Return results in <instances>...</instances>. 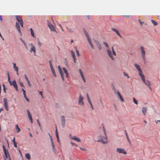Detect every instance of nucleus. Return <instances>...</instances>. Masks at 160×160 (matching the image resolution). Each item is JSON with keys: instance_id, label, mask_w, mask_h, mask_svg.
Instances as JSON below:
<instances>
[{"instance_id": "51", "label": "nucleus", "mask_w": 160, "mask_h": 160, "mask_svg": "<svg viewBox=\"0 0 160 160\" xmlns=\"http://www.w3.org/2000/svg\"><path fill=\"white\" fill-rule=\"evenodd\" d=\"M119 97L120 98V100L122 102H124V99H123V98L122 97V95L120 96Z\"/></svg>"}, {"instance_id": "45", "label": "nucleus", "mask_w": 160, "mask_h": 160, "mask_svg": "<svg viewBox=\"0 0 160 160\" xmlns=\"http://www.w3.org/2000/svg\"><path fill=\"white\" fill-rule=\"evenodd\" d=\"M103 43L105 45V47H106L107 48L109 47V46H108V44L106 42H103Z\"/></svg>"}, {"instance_id": "13", "label": "nucleus", "mask_w": 160, "mask_h": 160, "mask_svg": "<svg viewBox=\"0 0 160 160\" xmlns=\"http://www.w3.org/2000/svg\"><path fill=\"white\" fill-rule=\"evenodd\" d=\"M111 29L113 31L115 32L116 33L117 35H118L121 38H122V37L118 31L117 29L114 28H112Z\"/></svg>"}, {"instance_id": "60", "label": "nucleus", "mask_w": 160, "mask_h": 160, "mask_svg": "<svg viewBox=\"0 0 160 160\" xmlns=\"http://www.w3.org/2000/svg\"><path fill=\"white\" fill-rule=\"evenodd\" d=\"M50 140H51V145H53V144H54L53 139H50Z\"/></svg>"}, {"instance_id": "56", "label": "nucleus", "mask_w": 160, "mask_h": 160, "mask_svg": "<svg viewBox=\"0 0 160 160\" xmlns=\"http://www.w3.org/2000/svg\"><path fill=\"white\" fill-rule=\"evenodd\" d=\"M71 144H72V145H74L76 147H78V145L76 144V143H73V142H71Z\"/></svg>"}, {"instance_id": "5", "label": "nucleus", "mask_w": 160, "mask_h": 160, "mask_svg": "<svg viewBox=\"0 0 160 160\" xmlns=\"http://www.w3.org/2000/svg\"><path fill=\"white\" fill-rule=\"evenodd\" d=\"M117 151L120 153H123L125 154H127V152L123 148H117Z\"/></svg>"}, {"instance_id": "35", "label": "nucleus", "mask_w": 160, "mask_h": 160, "mask_svg": "<svg viewBox=\"0 0 160 160\" xmlns=\"http://www.w3.org/2000/svg\"><path fill=\"white\" fill-rule=\"evenodd\" d=\"M126 138H127V140L128 141V142H129V143L130 144H131V142L130 141V140H129V137H128V134L127 133H126Z\"/></svg>"}, {"instance_id": "14", "label": "nucleus", "mask_w": 160, "mask_h": 160, "mask_svg": "<svg viewBox=\"0 0 160 160\" xmlns=\"http://www.w3.org/2000/svg\"><path fill=\"white\" fill-rule=\"evenodd\" d=\"M15 17L16 18L17 20L19 23L23 21L21 17L20 16L15 15Z\"/></svg>"}, {"instance_id": "42", "label": "nucleus", "mask_w": 160, "mask_h": 160, "mask_svg": "<svg viewBox=\"0 0 160 160\" xmlns=\"http://www.w3.org/2000/svg\"><path fill=\"white\" fill-rule=\"evenodd\" d=\"M38 44L39 46V47L40 48L41 46V43L40 42L39 40L38 39Z\"/></svg>"}, {"instance_id": "17", "label": "nucleus", "mask_w": 160, "mask_h": 160, "mask_svg": "<svg viewBox=\"0 0 160 160\" xmlns=\"http://www.w3.org/2000/svg\"><path fill=\"white\" fill-rule=\"evenodd\" d=\"M134 66L138 71H141V69L139 65L135 63L134 64Z\"/></svg>"}, {"instance_id": "41", "label": "nucleus", "mask_w": 160, "mask_h": 160, "mask_svg": "<svg viewBox=\"0 0 160 160\" xmlns=\"http://www.w3.org/2000/svg\"><path fill=\"white\" fill-rule=\"evenodd\" d=\"M75 49H76V53H77V56H80V54H79V51L77 49V48H76V47H75Z\"/></svg>"}, {"instance_id": "37", "label": "nucleus", "mask_w": 160, "mask_h": 160, "mask_svg": "<svg viewBox=\"0 0 160 160\" xmlns=\"http://www.w3.org/2000/svg\"><path fill=\"white\" fill-rule=\"evenodd\" d=\"M16 28L17 29V30H18V32H19V33L22 35V33H21V30H20V27H18V28Z\"/></svg>"}, {"instance_id": "22", "label": "nucleus", "mask_w": 160, "mask_h": 160, "mask_svg": "<svg viewBox=\"0 0 160 160\" xmlns=\"http://www.w3.org/2000/svg\"><path fill=\"white\" fill-rule=\"evenodd\" d=\"M52 147L53 151V152L54 154H56L57 153V150L56 148L55 147V145L53 144V145H51Z\"/></svg>"}, {"instance_id": "12", "label": "nucleus", "mask_w": 160, "mask_h": 160, "mask_svg": "<svg viewBox=\"0 0 160 160\" xmlns=\"http://www.w3.org/2000/svg\"><path fill=\"white\" fill-rule=\"evenodd\" d=\"M94 41L99 49L100 50H101L102 49V47L99 42L96 40H94Z\"/></svg>"}, {"instance_id": "30", "label": "nucleus", "mask_w": 160, "mask_h": 160, "mask_svg": "<svg viewBox=\"0 0 160 160\" xmlns=\"http://www.w3.org/2000/svg\"><path fill=\"white\" fill-rule=\"evenodd\" d=\"M30 31H31V35L33 37H35V36L34 35V32H33L32 29V28H30Z\"/></svg>"}, {"instance_id": "38", "label": "nucleus", "mask_w": 160, "mask_h": 160, "mask_svg": "<svg viewBox=\"0 0 160 160\" xmlns=\"http://www.w3.org/2000/svg\"><path fill=\"white\" fill-rule=\"evenodd\" d=\"M139 74L141 77L144 76V75L142 73V70H141V71H140V72L139 71Z\"/></svg>"}, {"instance_id": "15", "label": "nucleus", "mask_w": 160, "mask_h": 160, "mask_svg": "<svg viewBox=\"0 0 160 160\" xmlns=\"http://www.w3.org/2000/svg\"><path fill=\"white\" fill-rule=\"evenodd\" d=\"M71 139H72L75 140L76 141H77L78 142H80L81 141L80 139V138H77V137L76 136H74L73 137H72V138H71Z\"/></svg>"}, {"instance_id": "61", "label": "nucleus", "mask_w": 160, "mask_h": 160, "mask_svg": "<svg viewBox=\"0 0 160 160\" xmlns=\"http://www.w3.org/2000/svg\"><path fill=\"white\" fill-rule=\"evenodd\" d=\"M39 94L40 95H41L42 96V97L43 98V95H42V92L41 91H39Z\"/></svg>"}, {"instance_id": "10", "label": "nucleus", "mask_w": 160, "mask_h": 160, "mask_svg": "<svg viewBox=\"0 0 160 160\" xmlns=\"http://www.w3.org/2000/svg\"><path fill=\"white\" fill-rule=\"evenodd\" d=\"M98 138H100V139L98 140L97 141L98 142H101L103 144H105L107 143V142H105L103 140H102V136H98L97 137Z\"/></svg>"}, {"instance_id": "39", "label": "nucleus", "mask_w": 160, "mask_h": 160, "mask_svg": "<svg viewBox=\"0 0 160 160\" xmlns=\"http://www.w3.org/2000/svg\"><path fill=\"white\" fill-rule=\"evenodd\" d=\"M67 30L69 32H73V30H72V29L71 28H67Z\"/></svg>"}, {"instance_id": "58", "label": "nucleus", "mask_w": 160, "mask_h": 160, "mask_svg": "<svg viewBox=\"0 0 160 160\" xmlns=\"http://www.w3.org/2000/svg\"><path fill=\"white\" fill-rule=\"evenodd\" d=\"M22 91L23 92V95L26 94L25 91L24 90L23 88L22 89Z\"/></svg>"}, {"instance_id": "25", "label": "nucleus", "mask_w": 160, "mask_h": 160, "mask_svg": "<svg viewBox=\"0 0 160 160\" xmlns=\"http://www.w3.org/2000/svg\"><path fill=\"white\" fill-rule=\"evenodd\" d=\"M27 113H28V117L29 118H32V115L31 114V113L29 111V110H27Z\"/></svg>"}, {"instance_id": "54", "label": "nucleus", "mask_w": 160, "mask_h": 160, "mask_svg": "<svg viewBox=\"0 0 160 160\" xmlns=\"http://www.w3.org/2000/svg\"><path fill=\"white\" fill-rule=\"evenodd\" d=\"M141 78H142V79L143 82H144L146 80L145 79V77L144 76L143 77H141Z\"/></svg>"}, {"instance_id": "9", "label": "nucleus", "mask_w": 160, "mask_h": 160, "mask_svg": "<svg viewBox=\"0 0 160 160\" xmlns=\"http://www.w3.org/2000/svg\"><path fill=\"white\" fill-rule=\"evenodd\" d=\"M87 99H88V102L89 103V104L91 106L92 109L93 110V105H92V102L90 100V99L88 95V93L87 94Z\"/></svg>"}, {"instance_id": "6", "label": "nucleus", "mask_w": 160, "mask_h": 160, "mask_svg": "<svg viewBox=\"0 0 160 160\" xmlns=\"http://www.w3.org/2000/svg\"><path fill=\"white\" fill-rule=\"evenodd\" d=\"M3 101L4 102V107L6 111H8V103L7 102V100L6 98H4L3 99Z\"/></svg>"}, {"instance_id": "23", "label": "nucleus", "mask_w": 160, "mask_h": 160, "mask_svg": "<svg viewBox=\"0 0 160 160\" xmlns=\"http://www.w3.org/2000/svg\"><path fill=\"white\" fill-rule=\"evenodd\" d=\"M88 40L89 44H90V46L91 47V48H92V49H93L94 48V46H93V44H92V43L91 41L90 40V38L88 39Z\"/></svg>"}, {"instance_id": "1", "label": "nucleus", "mask_w": 160, "mask_h": 160, "mask_svg": "<svg viewBox=\"0 0 160 160\" xmlns=\"http://www.w3.org/2000/svg\"><path fill=\"white\" fill-rule=\"evenodd\" d=\"M47 22H48V27L52 31H54L56 32L55 29L53 25L52 24H51L50 22L48 20H47Z\"/></svg>"}, {"instance_id": "52", "label": "nucleus", "mask_w": 160, "mask_h": 160, "mask_svg": "<svg viewBox=\"0 0 160 160\" xmlns=\"http://www.w3.org/2000/svg\"><path fill=\"white\" fill-rule=\"evenodd\" d=\"M138 21L140 24L142 26V24L144 23V22H141L140 20V19H138Z\"/></svg>"}, {"instance_id": "48", "label": "nucleus", "mask_w": 160, "mask_h": 160, "mask_svg": "<svg viewBox=\"0 0 160 160\" xmlns=\"http://www.w3.org/2000/svg\"><path fill=\"white\" fill-rule=\"evenodd\" d=\"M19 84H20V85L21 87H23V88H25V87H24V86L23 85V83H22V82H19Z\"/></svg>"}, {"instance_id": "8", "label": "nucleus", "mask_w": 160, "mask_h": 160, "mask_svg": "<svg viewBox=\"0 0 160 160\" xmlns=\"http://www.w3.org/2000/svg\"><path fill=\"white\" fill-rule=\"evenodd\" d=\"M12 85L14 87L16 91H18V87L16 81L15 80L13 81L12 82Z\"/></svg>"}, {"instance_id": "32", "label": "nucleus", "mask_w": 160, "mask_h": 160, "mask_svg": "<svg viewBox=\"0 0 160 160\" xmlns=\"http://www.w3.org/2000/svg\"><path fill=\"white\" fill-rule=\"evenodd\" d=\"M151 21L152 22L154 26H156V25H157L158 23L152 19L151 20Z\"/></svg>"}, {"instance_id": "53", "label": "nucleus", "mask_w": 160, "mask_h": 160, "mask_svg": "<svg viewBox=\"0 0 160 160\" xmlns=\"http://www.w3.org/2000/svg\"><path fill=\"white\" fill-rule=\"evenodd\" d=\"M14 70H15L16 72V71H18V67H16L14 68Z\"/></svg>"}, {"instance_id": "18", "label": "nucleus", "mask_w": 160, "mask_h": 160, "mask_svg": "<svg viewBox=\"0 0 160 160\" xmlns=\"http://www.w3.org/2000/svg\"><path fill=\"white\" fill-rule=\"evenodd\" d=\"M50 68L52 72V73L53 75L55 77H57V76L55 73V71L54 70V69L53 67H51Z\"/></svg>"}, {"instance_id": "59", "label": "nucleus", "mask_w": 160, "mask_h": 160, "mask_svg": "<svg viewBox=\"0 0 160 160\" xmlns=\"http://www.w3.org/2000/svg\"><path fill=\"white\" fill-rule=\"evenodd\" d=\"M27 82H28V86L30 87H31L32 85H31V84L30 83V81H27Z\"/></svg>"}, {"instance_id": "33", "label": "nucleus", "mask_w": 160, "mask_h": 160, "mask_svg": "<svg viewBox=\"0 0 160 160\" xmlns=\"http://www.w3.org/2000/svg\"><path fill=\"white\" fill-rule=\"evenodd\" d=\"M37 123L38 124V125H39L40 128V129L41 130H42V127H41V124L40 123V122L39 121V120L38 119H37Z\"/></svg>"}, {"instance_id": "50", "label": "nucleus", "mask_w": 160, "mask_h": 160, "mask_svg": "<svg viewBox=\"0 0 160 160\" xmlns=\"http://www.w3.org/2000/svg\"><path fill=\"white\" fill-rule=\"evenodd\" d=\"M61 75H64L62 69L59 71Z\"/></svg>"}, {"instance_id": "29", "label": "nucleus", "mask_w": 160, "mask_h": 160, "mask_svg": "<svg viewBox=\"0 0 160 160\" xmlns=\"http://www.w3.org/2000/svg\"><path fill=\"white\" fill-rule=\"evenodd\" d=\"M111 85L112 90H113L114 91V92H116V89L114 87L113 84L112 83H111Z\"/></svg>"}, {"instance_id": "62", "label": "nucleus", "mask_w": 160, "mask_h": 160, "mask_svg": "<svg viewBox=\"0 0 160 160\" xmlns=\"http://www.w3.org/2000/svg\"><path fill=\"white\" fill-rule=\"evenodd\" d=\"M14 144V146L16 147V148H17V143L16 142H14L13 143Z\"/></svg>"}, {"instance_id": "3", "label": "nucleus", "mask_w": 160, "mask_h": 160, "mask_svg": "<svg viewBox=\"0 0 160 160\" xmlns=\"http://www.w3.org/2000/svg\"><path fill=\"white\" fill-rule=\"evenodd\" d=\"M83 98L82 96L81 95H80L78 99V104H79L82 106L84 105V103L83 102Z\"/></svg>"}, {"instance_id": "49", "label": "nucleus", "mask_w": 160, "mask_h": 160, "mask_svg": "<svg viewBox=\"0 0 160 160\" xmlns=\"http://www.w3.org/2000/svg\"><path fill=\"white\" fill-rule=\"evenodd\" d=\"M25 78L26 80L27 81H29L28 78L27 77L26 74H25L24 75Z\"/></svg>"}, {"instance_id": "43", "label": "nucleus", "mask_w": 160, "mask_h": 160, "mask_svg": "<svg viewBox=\"0 0 160 160\" xmlns=\"http://www.w3.org/2000/svg\"><path fill=\"white\" fill-rule=\"evenodd\" d=\"M103 131H104V134H105V138L107 139V136H106V132H105V128H104V127H103Z\"/></svg>"}, {"instance_id": "47", "label": "nucleus", "mask_w": 160, "mask_h": 160, "mask_svg": "<svg viewBox=\"0 0 160 160\" xmlns=\"http://www.w3.org/2000/svg\"><path fill=\"white\" fill-rule=\"evenodd\" d=\"M15 26L16 28L20 27L19 24L18 22L16 23Z\"/></svg>"}, {"instance_id": "28", "label": "nucleus", "mask_w": 160, "mask_h": 160, "mask_svg": "<svg viewBox=\"0 0 160 160\" xmlns=\"http://www.w3.org/2000/svg\"><path fill=\"white\" fill-rule=\"evenodd\" d=\"M55 133H56V136L57 138H59V136L58 133V130L57 127H56V130H55Z\"/></svg>"}, {"instance_id": "7", "label": "nucleus", "mask_w": 160, "mask_h": 160, "mask_svg": "<svg viewBox=\"0 0 160 160\" xmlns=\"http://www.w3.org/2000/svg\"><path fill=\"white\" fill-rule=\"evenodd\" d=\"M61 121L62 125L63 128H64L65 126V118L64 116H61Z\"/></svg>"}, {"instance_id": "31", "label": "nucleus", "mask_w": 160, "mask_h": 160, "mask_svg": "<svg viewBox=\"0 0 160 160\" xmlns=\"http://www.w3.org/2000/svg\"><path fill=\"white\" fill-rule=\"evenodd\" d=\"M133 101L135 104L136 105L138 104V102L134 98H133Z\"/></svg>"}, {"instance_id": "26", "label": "nucleus", "mask_w": 160, "mask_h": 160, "mask_svg": "<svg viewBox=\"0 0 160 160\" xmlns=\"http://www.w3.org/2000/svg\"><path fill=\"white\" fill-rule=\"evenodd\" d=\"M16 129L17 130V133L19 132L21 130L18 127V124H17L16 125Z\"/></svg>"}, {"instance_id": "16", "label": "nucleus", "mask_w": 160, "mask_h": 160, "mask_svg": "<svg viewBox=\"0 0 160 160\" xmlns=\"http://www.w3.org/2000/svg\"><path fill=\"white\" fill-rule=\"evenodd\" d=\"M62 69L63 70L65 73L66 74V77L68 78V77L69 74L68 72V70L65 68H63Z\"/></svg>"}, {"instance_id": "4", "label": "nucleus", "mask_w": 160, "mask_h": 160, "mask_svg": "<svg viewBox=\"0 0 160 160\" xmlns=\"http://www.w3.org/2000/svg\"><path fill=\"white\" fill-rule=\"evenodd\" d=\"M140 49L141 50V53L142 56V57L144 60L145 59V51L144 49V47L143 46L140 47Z\"/></svg>"}, {"instance_id": "46", "label": "nucleus", "mask_w": 160, "mask_h": 160, "mask_svg": "<svg viewBox=\"0 0 160 160\" xmlns=\"http://www.w3.org/2000/svg\"><path fill=\"white\" fill-rule=\"evenodd\" d=\"M123 74H124V75L125 76H126L128 78H129L130 77H129L128 76V74L126 73V72H123Z\"/></svg>"}, {"instance_id": "57", "label": "nucleus", "mask_w": 160, "mask_h": 160, "mask_svg": "<svg viewBox=\"0 0 160 160\" xmlns=\"http://www.w3.org/2000/svg\"><path fill=\"white\" fill-rule=\"evenodd\" d=\"M20 24L21 26L22 27H23V21H22L20 22Z\"/></svg>"}, {"instance_id": "40", "label": "nucleus", "mask_w": 160, "mask_h": 160, "mask_svg": "<svg viewBox=\"0 0 160 160\" xmlns=\"http://www.w3.org/2000/svg\"><path fill=\"white\" fill-rule=\"evenodd\" d=\"M71 52L72 54V57L73 58H74V57H75V54H74V52L72 51V50H71Z\"/></svg>"}, {"instance_id": "64", "label": "nucleus", "mask_w": 160, "mask_h": 160, "mask_svg": "<svg viewBox=\"0 0 160 160\" xmlns=\"http://www.w3.org/2000/svg\"><path fill=\"white\" fill-rule=\"evenodd\" d=\"M79 149H80L81 150H82L84 151H86V150L84 148H80Z\"/></svg>"}, {"instance_id": "55", "label": "nucleus", "mask_w": 160, "mask_h": 160, "mask_svg": "<svg viewBox=\"0 0 160 160\" xmlns=\"http://www.w3.org/2000/svg\"><path fill=\"white\" fill-rule=\"evenodd\" d=\"M49 65H50V68L51 67H52V63H51V62L50 60H49Z\"/></svg>"}, {"instance_id": "63", "label": "nucleus", "mask_w": 160, "mask_h": 160, "mask_svg": "<svg viewBox=\"0 0 160 160\" xmlns=\"http://www.w3.org/2000/svg\"><path fill=\"white\" fill-rule=\"evenodd\" d=\"M114 107L115 108V110L116 111H118V109H117V107L116 106V105L115 104H114Z\"/></svg>"}, {"instance_id": "11", "label": "nucleus", "mask_w": 160, "mask_h": 160, "mask_svg": "<svg viewBox=\"0 0 160 160\" xmlns=\"http://www.w3.org/2000/svg\"><path fill=\"white\" fill-rule=\"evenodd\" d=\"M107 53L110 57L112 60H114V58L113 57L111 51L110 50H107Z\"/></svg>"}, {"instance_id": "19", "label": "nucleus", "mask_w": 160, "mask_h": 160, "mask_svg": "<svg viewBox=\"0 0 160 160\" xmlns=\"http://www.w3.org/2000/svg\"><path fill=\"white\" fill-rule=\"evenodd\" d=\"M32 51L33 52L34 54L35 55V54L36 53V49L35 47L34 46L32 47L30 49V52H32Z\"/></svg>"}, {"instance_id": "44", "label": "nucleus", "mask_w": 160, "mask_h": 160, "mask_svg": "<svg viewBox=\"0 0 160 160\" xmlns=\"http://www.w3.org/2000/svg\"><path fill=\"white\" fill-rule=\"evenodd\" d=\"M84 34L85 35L86 37H87V40L90 38L88 32Z\"/></svg>"}, {"instance_id": "21", "label": "nucleus", "mask_w": 160, "mask_h": 160, "mask_svg": "<svg viewBox=\"0 0 160 160\" xmlns=\"http://www.w3.org/2000/svg\"><path fill=\"white\" fill-rule=\"evenodd\" d=\"M143 82L146 85L148 86H150V82L148 80H145Z\"/></svg>"}, {"instance_id": "27", "label": "nucleus", "mask_w": 160, "mask_h": 160, "mask_svg": "<svg viewBox=\"0 0 160 160\" xmlns=\"http://www.w3.org/2000/svg\"><path fill=\"white\" fill-rule=\"evenodd\" d=\"M6 73H7V76H8V82L11 81H10V77H9V72L8 71H6Z\"/></svg>"}, {"instance_id": "2", "label": "nucleus", "mask_w": 160, "mask_h": 160, "mask_svg": "<svg viewBox=\"0 0 160 160\" xmlns=\"http://www.w3.org/2000/svg\"><path fill=\"white\" fill-rule=\"evenodd\" d=\"M2 147L3 148V152L5 155L6 158H8V156H10V155L9 153L8 152V150L6 149L4 145L2 146Z\"/></svg>"}, {"instance_id": "34", "label": "nucleus", "mask_w": 160, "mask_h": 160, "mask_svg": "<svg viewBox=\"0 0 160 160\" xmlns=\"http://www.w3.org/2000/svg\"><path fill=\"white\" fill-rule=\"evenodd\" d=\"M112 49L113 54L114 55L116 56V53L115 51L113 49V47H112Z\"/></svg>"}, {"instance_id": "36", "label": "nucleus", "mask_w": 160, "mask_h": 160, "mask_svg": "<svg viewBox=\"0 0 160 160\" xmlns=\"http://www.w3.org/2000/svg\"><path fill=\"white\" fill-rule=\"evenodd\" d=\"M24 98L26 99V101L28 102H30V100L28 99V98L27 97L26 94H25V95H24Z\"/></svg>"}, {"instance_id": "24", "label": "nucleus", "mask_w": 160, "mask_h": 160, "mask_svg": "<svg viewBox=\"0 0 160 160\" xmlns=\"http://www.w3.org/2000/svg\"><path fill=\"white\" fill-rule=\"evenodd\" d=\"M26 157L28 160H30L31 159L30 155L29 153H27L25 155Z\"/></svg>"}, {"instance_id": "20", "label": "nucleus", "mask_w": 160, "mask_h": 160, "mask_svg": "<svg viewBox=\"0 0 160 160\" xmlns=\"http://www.w3.org/2000/svg\"><path fill=\"white\" fill-rule=\"evenodd\" d=\"M147 108L145 107H143L142 108V112L144 115H145V113L147 111Z\"/></svg>"}]
</instances>
